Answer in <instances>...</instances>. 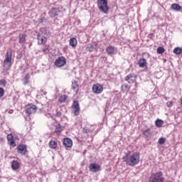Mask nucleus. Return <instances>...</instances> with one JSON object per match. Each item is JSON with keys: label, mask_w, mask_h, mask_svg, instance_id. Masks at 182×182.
I'll use <instances>...</instances> for the list:
<instances>
[{"label": "nucleus", "mask_w": 182, "mask_h": 182, "mask_svg": "<svg viewBox=\"0 0 182 182\" xmlns=\"http://www.w3.org/2000/svg\"><path fill=\"white\" fill-rule=\"evenodd\" d=\"M131 153L130 151H128L122 159L127 166L134 167L140 163V152H134L132 154Z\"/></svg>", "instance_id": "1"}, {"label": "nucleus", "mask_w": 182, "mask_h": 182, "mask_svg": "<svg viewBox=\"0 0 182 182\" xmlns=\"http://www.w3.org/2000/svg\"><path fill=\"white\" fill-rule=\"evenodd\" d=\"M48 30L46 28L42 27L37 35L38 43V45H45L48 42Z\"/></svg>", "instance_id": "2"}, {"label": "nucleus", "mask_w": 182, "mask_h": 182, "mask_svg": "<svg viewBox=\"0 0 182 182\" xmlns=\"http://www.w3.org/2000/svg\"><path fill=\"white\" fill-rule=\"evenodd\" d=\"M97 5L98 9L102 14H107L109 13V6H107V0H97Z\"/></svg>", "instance_id": "3"}, {"label": "nucleus", "mask_w": 182, "mask_h": 182, "mask_svg": "<svg viewBox=\"0 0 182 182\" xmlns=\"http://www.w3.org/2000/svg\"><path fill=\"white\" fill-rule=\"evenodd\" d=\"M149 182H164V177L163 176V172L158 171L155 173H151Z\"/></svg>", "instance_id": "4"}, {"label": "nucleus", "mask_w": 182, "mask_h": 182, "mask_svg": "<svg viewBox=\"0 0 182 182\" xmlns=\"http://www.w3.org/2000/svg\"><path fill=\"white\" fill-rule=\"evenodd\" d=\"M12 61V50L9 49L7 50L6 54V58L4 62V68L6 70H9L11 68V62Z\"/></svg>", "instance_id": "5"}, {"label": "nucleus", "mask_w": 182, "mask_h": 182, "mask_svg": "<svg viewBox=\"0 0 182 182\" xmlns=\"http://www.w3.org/2000/svg\"><path fill=\"white\" fill-rule=\"evenodd\" d=\"M36 110H38L36 105L29 104L26 106V113H27V114H33V113H36Z\"/></svg>", "instance_id": "6"}, {"label": "nucleus", "mask_w": 182, "mask_h": 182, "mask_svg": "<svg viewBox=\"0 0 182 182\" xmlns=\"http://www.w3.org/2000/svg\"><path fill=\"white\" fill-rule=\"evenodd\" d=\"M55 65L57 68H62V66H65L66 65V58L63 56L58 58L55 61Z\"/></svg>", "instance_id": "7"}, {"label": "nucleus", "mask_w": 182, "mask_h": 182, "mask_svg": "<svg viewBox=\"0 0 182 182\" xmlns=\"http://www.w3.org/2000/svg\"><path fill=\"white\" fill-rule=\"evenodd\" d=\"M88 168L91 173H97V171H100V166L96 163H91L89 165Z\"/></svg>", "instance_id": "8"}, {"label": "nucleus", "mask_w": 182, "mask_h": 182, "mask_svg": "<svg viewBox=\"0 0 182 182\" xmlns=\"http://www.w3.org/2000/svg\"><path fill=\"white\" fill-rule=\"evenodd\" d=\"M27 151H28V149L26 148V145L21 144L18 146H17V153H18V154L25 156Z\"/></svg>", "instance_id": "9"}, {"label": "nucleus", "mask_w": 182, "mask_h": 182, "mask_svg": "<svg viewBox=\"0 0 182 182\" xmlns=\"http://www.w3.org/2000/svg\"><path fill=\"white\" fill-rule=\"evenodd\" d=\"M59 12H60V10L59 8H55L53 7L48 12V15L50 18H55L59 15Z\"/></svg>", "instance_id": "10"}, {"label": "nucleus", "mask_w": 182, "mask_h": 182, "mask_svg": "<svg viewBox=\"0 0 182 182\" xmlns=\"http://www.w3.org/2000/svg\"><path fill=\"white\" fill-rule=\"evenodd\" d=\"M92 92L97 95H100L103 92V87L100 84H95L92 86Z\"/></svg>", "instance_id": "11"}, {"label": "nucleus", "mask_w": 182, "mask_h": 182, "mask_svg": "<svg viewBox=\"0 0 182 182\" xmlns=\"http://www.w3.org/2000/svg\"><path fill=\"white\" fill-rule=\"evenodd\" d=\"M125 80L128 83H134L136 82V75L134 74H129L125 77Z\"/></svg>", "instance_id": "12"}, {"label": "nucleus", "mask_w": 182, "mask_h": 182, "mask_svg": "<svg viewBox=\"0 0 182 182\" xmlns=\"http://www.w3.org/2000/svg\"><path fill=\"white\" fill-rule=\"evenodd\" d=\"M142 134L144 139H147V140H149V139L151 138V130L150 129H145L142 131Z\"/></svg>", "instance_id": "13"}, {"label": "nucleus", "mask_w": 182, "mask_h": 182, "mask_svg": "<svg viewBox=\"0 0 182 182\" xmlns=\"http://www.w3.org/2000/svg\"><path fill=\"white\" fill-rule=\"evenodd\" d=\"M106 52L108 55H114L117 52V48L109 46L106 48Z\"/></svg>", "instance_id": "14"}, {"label": "nucleus", "mask_w": 182, "mask_h": 182, "mask_svg": "<svg viewBox=\"0 0 182 182\" xmlns=\"http://www.w3.org/2000/svg\"><path fill=\"white\" fill-rule=\"evenodd\" d=\"M137 65L139 68H146L147 67V60H146V58H140Z\"/></svg>", "instance_id": "15"}, {"label": "nucleus", "mask_w": 182, "mask_h": 182, "mask_svg": "<svg viewBox=\"0 0 182 182\" xmlns=\"http://www.w3.org/2000/svg\"><path fill=\"white\" fill-rule=\"evenodd\" d=\"M63 144L65 147H72L73 145V142L70 138H65L63 139Z\"/></svg>", "instance_id": "16"}, {"label": "nucleus", "mask_w": 182, "mask_h": 182, "mask_svg": "<svg viewBox=\"0 0 182 182\" xmlns=\"http://www.w3.org/2000/svg\"><path fill=\"white\" fill-rule=\"evenodd\" d=\"M25 42H26V33L19 34L18 43H20L21 45H23Z\"/></svg>", "instance_id": "17"}, {"label": "nucleus", "mask_w": 182, "mask_h": 182, "mask_svg": "<svg viewBox=\"0 0 182 182\" xmlns=\"http://www.w3.org/2000/svg\"><path fill=\"white\" fill-rule=\"evenodd\" d=\"M171 9H172L173 11H176V12H178V11H181L182 7H181V6H180V4H173L171 6Z\"/></svg>", "instance_id": "18"}, {"label": "nucleus", "mask_w": 182, "mask_h": 182, "mask_svg": "<svg viewBox=\"0 0 182 182\" xmlns=\"http://www.w3.org/2000/svg\"><path fill=\"white\" fill-rule=\"evenodd\" d=\"M96 46H97L96 43H92L87 46V50L88 52H93V50L96 49Z\"/></svg>", "instance_id": "19"}, {"label": "nucleus", "mask_w": 182, "mask_h": 182, "mask_svg": "<svg viewBox=\"0 0 182 182\" xmlns=\"http://www.w3.org/2000/svg\"><path fill=\"white\" fill-rule=\"evenodd\" d=\"M72 89L74 90V92H79V83L77 81L74 80L72 82Z\"/></svg>", "instance_id": "20"}, {"label": "nucleus", "mask_w": 182, "mask_h": 182, "mask_svg": "<svg viewBox=\"0 0 182 182\" xmlns=\"http://www.w3.org/2000/svg\"><path fill=\"white\" fill-rule=\"evenodd\" d=\"M11 168L12 170H18V168H19V162H18V161H11Z\"/></svg>", "instance_id": "21"}, {"label": "nucleus", "mask_w": 182, "mask_h": 182, "mask_svg": "<svg viewBox=\"0 0 182 182\" xmlns=\"http://www.w3.org/2000/svg\"><path fill=\"white\" fill-rule=\"evenodd\" d=\"M70 46L75 48L77 45V40L75 38H71L69 41Z\"/></svg>", "instance_id": "22"}, {"label": "nucleus", "mask_w": 182, "mask_h": 182, "mask_svg": "<svg viewBox=\"0 0 182 182\" xmlns=\"http://www.w3.org/2000/svg\"><path fill=\"white\" fill-rule=\"evenodd\" d=\"M31 79V76L29 75V74H26L23 80V83L24 85V86H26V85H28L29 82Z\"/></svg>", "instance_id": "23"}, {"label": "nucleus", "mask_w": 182, "mask_h": 182, "mask_svg": "<svg viewBox=\"0 0 182 182\" xmlns=\"http://www.w3.org/2000/svg\"><path fill=\"white\" fill-rule=\"evenodd\" d=\"M48 144L50 149H55L56 147H58V143L55 140H50Z\"/></svg>", "instance_id": "24"}, {"label": "nucleus", "mask_w": 182, "mask_h": 182, "mask_svg": "<svg viewBox=\"0 0 182 182\" xmlns=\"http://www.w3.org/2000/svg\"><path fill=\"white\" fill-rule=\"evenodd\" d=\"M55 132L58 135H59V134H60V133H62V125H60V124H58L55 125Z\"/></svg>", "instance_id": "25"}, {"label": "nucleus", "mask_w": 182, "mask_h": 182, "mask_svg": "<svg viewBox=\"0 0 182 182\" xmlns=\"http://www.w3.org/2000/svg\"><path fill=\"white\" fill-rule=\"evenodd\" d=\"M68 99V95H61L58 100V102L60 103H65V102H66V100Z\"/></svg>", "instance_id": "26"}, {"label": "nucleus", "mask_w": 182, "mask_h": 182, "mask_svg": "<svg viewBox=\"0 0 182 182\" xmlns=\"http://www.w3.org/2000/svg\"><path fill=\"white\" fill-rule=\"evenodd\" d=\"M173 53H175V55H181L182 48H180V47L175 48L173 50Z\"/></svg>", "instance_id": "27"}, {"label": "nucleus", "mask_w": 182, "mask_h": 182, "mask_svg": "<svg viewBox=\"0 0 182 182\" xmlns=\"http://www.w3.org/2000/svg\"><path fill=\"white\" fill-rule=\"evenodd\" d=\"M155 124L156 127H161L163 124H164V122H163V120L161 119H156L155 122Z\"/></svg>", "instance_id": "28"}, {"label": "nucleus", "mask_w": 182, "mask_h": 182, "mask_svg": "<svg viewBox=\"0 0 182 182\" xmlns=\"http://www.w3.org/2000/svg\"><path fill=\"white\" fill-rule=\"evenodd\" d=\"M74 116H79L80 113V107L73 108Z\"/></svg>", "instance_id": "29"}, {"label": "nucleus", "mask_w": 182, "mask_h": 182, "mask_svg": "<svg viewBox=\"0 0 182 182\" xmlns=\"http://www.w3.org/2000/svg\"><path fill=\"white\" fill-rule=\"evenodd\" d=\"M121 87H122L123 92H129V90H130L129 85L126 83L122 84Z\"/></svg>", "instance_id": "30"}, {"label": "nucleus", "mask_w": 182, "mask_h": 182, "mask_svg": "<svg viewBox=\"0 0 182 182\" xmlns=\"http://www.w3.org/2000/svg\"><path fill=\"white\" fill-rule=\"evenodd\" d=\"M157 53L159 55H161L162 53H164V48L163 47H159L156 50Z\"/></svg>", "instance_id": "31"}, {"label": "nucleus", "mask_w": 182, "mask_h": 182, "mask_svg": "<svg viewBox=\"0 0 182 182\" xmlns=\"http://www.w3.org/2000/svg\"><path fill=\"white\" fill-rule=\"evenodd\" d=\"M73 109L74 108H77V107H80L79 105V102H77V100H74L73 105H72Z\"/></svg>", "instance_id": "32"}, {"label": "nucleus", "mask_w": 182, "mask_h": 182, "mask_svg": "<svg viewBox=\"0 0 182 182\" xmlns=\"http://www.w3.org/2000/svg\"><path fill=\"white\" fill-rule=\"evenodd\" d=\"M0 86H3V87H6V80L5 79L0 80Z\"/></svg>", "instance_id": "33"}, {"label": "nucleus", "mask_w": 182, "mask_h": 182, "mask_svg": "<svg viewBox=\"0 0 182 182\" xmlns=\"http://www.w3.org/2000/svg\"><path fill=\"white\" fill-rule=\"evenodd\" d=\"M158 143L159 144H161V145L164 144V143H166V138H164V137L159 138Z\"/></svg>", "instance_id": "34"}, {"label": "nucleus", "mask_w": 182, "mask_h": 182, "mask_svg": "<svg viewBox=\"0 0 182 182\" xmlns=\"http://www.w3.org/2000/svg\"><path fill=\"white\" fill-rule=\"evenodd\" d=\"M42 50L44 52V53H48V52H49V46H46Z\"/></svg>", "instance_id": "35"}, {"label": "nucleus", "mask_w": 182, "mask_h": 182, "mask_svg": "<svg viewBox=\"0 0 182 182\" xmlns=\"http://www.w3.org/2000/svg\"><path fill=\"white\" fill-rule=\"evenodd\" d=\"M4 95H5V90H4L2 87H0V97H4Z\"/></svg>", "instance_id": "36"}, {"label": "nucleus", "mask_w": 182, "mask_h": 182, "mask_svg": "<svg viewBox=\"0 0 182 182\" xmlns=\"http://www.w3.org/2000/svg\"><path fill=\"white\" fill-rule=\"evenodd\" d=\"M167 107H173V101H168L166 102Z\"/></svg>", "instance_id": "37"}, {"label": "nucleus", "mask_w": 182, "mask_h": 182, "mask_svg": "<svg viewBox=\"0 0 182 182\" xmlns=\"http://www.w3.org/2000/svg\"><path fill=\"white\" fill-rule=\"evenodd\" d=\"M9 141H10V146H12L13 147H15V146H16V144L15 143V141L14 139H11Z\"/></svg>", "instance_id": "38"}, {"label": "nucleus", "mask_w": 182, "mask_h": 182, "mask_svg": "<svg viewBox=\"0 0 182 182\" xmlns=\"http://www.w3.org/2000/svg\"><path fill=\"white\" fill-rule=\"evenodd\" d=\"M7 140L10 141L11 140H14V136L11 134L7 135Z\"/></svg>", "instance_id": "39"}, {"label": "nucleus", "mask_w": 182, "mask_h": 182, "mask_svg": "<svg viewBox=\"0 0 182 182\" xmlns=\"http://www.w3.org/2000/svg\"><path fill=\"white\" fill-rule=\"evenodd\" d=\"M83 133H89V129H87V127H84L82 129Z\"/></svg>", "instance_id": "40"}, {"label": "nucleus", "mask_w": 182, "mask_h": 182, "mask_svg": "<svg viewBox=\"0 0 182 182\" xmlns=\"http://www.w3.org/2000/svg\"><path fill=\"white\" fill-rule=\"evenodd\" d=\"M55 116H56L57 117H60V116H62V113L60 112H57L56 114H55Z\"/></svg>", "instance_id": "41"}, {"label": "nucleus", "mask_w": 182, "mask_h": 182, "mask_svg": "<svg viewBox=\"0 0 182 182\" xmlns=\"http://www.w3.org/2000/svg\"><path fill=\"white\" fill-rule=\"evenodd\" d=\"M149 38H150L151 39H153L154 38V34L153 33L149 34Z\"/></svg>", "instance_id": "42"}, {"label": "nucleus", "mask_w": 182, "mask_h": 182, "mask_svg": "<svg viewBox=\"0 0 182 182\" xmlns=\"http://www.w3.org/2000/svg\"><path fill=\"white\" fill-rule=\"evenodd\" d=\"M0 141H2V138H0Z\"/></svg>", "instance_id": "43"}]
</instances>
